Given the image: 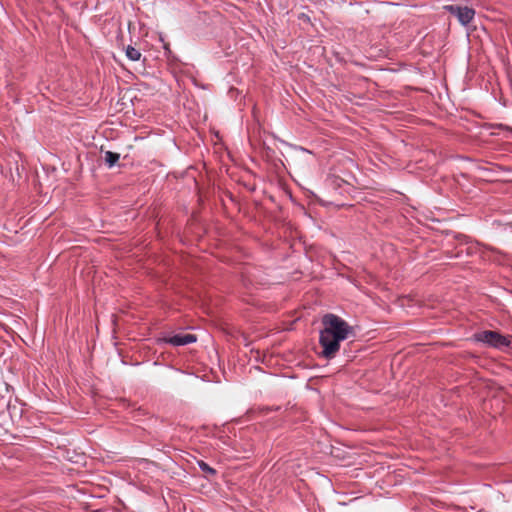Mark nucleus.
Here are the masks:
<instances>
[{
  "label": "nucleus",
  "mask_w": 512,
  "mask_h": 512,
  "mask_svg": "<svg viewBox=\"0 0 512 512\" xmlns=\"http://www.w3.org/2000/svg\"><path fill=\"white\" fill-rule=\"evenodd\" d=\"M120 159L118 153L112 151H106L104 155V161L108 167H113Z\"/></svg>",
  "instance_id": "39448f33"
},
{
  "label": "nucleus",
  "mask_w": 512,
  "mask_h": 512,
  "mask_svg": "<svg viewBox=\"0 0 512 512\" xmlns=\"http://www.w3.org/2000/svg\"><path fill=\"white\" fill-rule=\"evenodd\" d=\"M255 109H256V105L254 104L252 107V111H254Z\"/></svg>",
  "instance_id": "6e6552de"
},
{
  "label": "nucleus",
  "mask_w": 512,
  "mask_h": 512,
  "mask_svg": "<svg viewBox=\"0 0 512 512\" xmlns=\"http://www.w3.org/2000/svg\"><path fill=\"white\" fill-rule=\"evenodd\" d=\"M323 329L320 331L319 343L322 347L321 355L326 359L334 358L339 351L340 342L348 339L352 327L335 314H326L322 318Z\"/></svg>",
  "instance_id": "f257e3e1"
},
{
  "label": "nucleus",
  "mask_w": 512,
  "mask_h": 512,
  "mask_svg": "<svg viewBox=\"0 0 512 512\" xmlns=\"http://www.w3.org/2000/svg\"><path fill=\"white\" fill-rule=\"evenodd\" d=\"M198 465L200 467V469L208 474V475H211V476H214L216 474V470L213 469L212 467H210L207 463H205L204 461H198Z\"/></svg>",
  "instance_id": "0eeeda50"
},
{
  "label": "nucleus",
  "mask_w": 512,
  "mask_h": 512,
  "mask_svg": "<svg viewBox=\"0 0 512 512\" xmlns=\"http://www.w3.org/2000/svg\"><path fill=\"white\" fill-rule=\"evenodd\" d=\"M197 338L194 334H176L165 339V342L173 346H184L196 342Z\"/></svg>",
  "instance_id": "20e7f679"
},
{
  "label": "nucleus",
  "mask_w": 512,
  "mask_h": 512,
  "mask_svg": "<svg viewBox=\"0 0 512 512\" xmlns=\"http://www.w3.org/2000/svg\"><path fill=\"white\" fill-rule=\"evenodd\" d=\"M475 339L491 347L505 348L511 343V339L496 331H481L475 334Z\"/></svg>",
  "instance_id": "f03ea898"
},
{
  "label": "nucleus",
  "mask_w": 512,
  "mask_h": 512,
  "mask_svg": "<svg viewBox=\"0 0 512 512\" xmlns=\"http://www.w3.org/2000/svg\"><path fill=\"white\" fill-rule=\"evenodd\" d=\"M445 9L451 14H454L462 25L469 24L475 15V11L469 7L447 5Z\"/></svg>",
  "instance_id": "7ed1b4c3"
},
{
  "label": "nucleus",
  "mask_w": 512,
  "mask_h": 512,
  "mask_svg": "<svg viewBox=\"0 0 512 512\" xmlns=\"http://www.w3.org/2000/svg\"><path fill=\"white\" fill-rule=\"evenodd\" d=\"M125 53L131 61H138L141 58V52L130 45L126 47Z\"/></svg>",
  "instance_id": "423d86ee"
}]
</instances>
